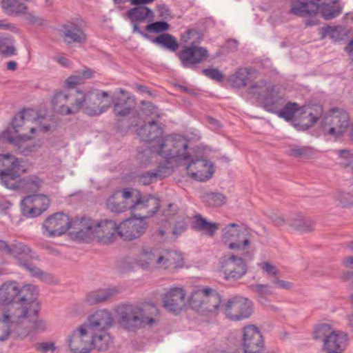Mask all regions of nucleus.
<instances>
[{
	"instance_id": "1",
	"label": "nucleus",
	"mask_w": 353,
	"mask_h": 353,
	"mask_svg": "<svg viewBox=\"0 0 353 353\" xmlns=\"http://www.w3.org/2000/svg\"><path fill=\"white\" fill-rule=\"evenodd\" d=\"M115 313L117 323L122 329L136 332L145 326L152 327L156 324L159 310L151 303H124L117 305Z\"/></svg>"
},
{
	"instance_id": "2",
	"label": "nucleus",
	"mask_w": 353,
	"mask_h": 353,
	"mask_svg": "<svg viewBox=\"0 0 353 353\" xmlns=\"http://www.w3.org/2000/svg\"><path fill=\"white\" fill-rule=\"evenodd\" d=\"M112 212L119 214L127 210L135 212L148 209L146 216H152L160 208V200L153 195L142 196L140 192L132 188H125L112 193L105 203Z\"/></svg>"
},
{
	"instance_id": "3",
	"label": "nucleus",
	"mask_w": 353,
	"mask_h": 353,
	"mask_svg": "<svg viewBox=\"0 0 353 353\" xmlns=\"http://www.w3.org/2000/svg\"><path fill=\"white\" fill-rule=\"evenodd\" d=\"M37 290L28 284L19 288L16 281L5 282L0 287V306L9 305L8 309L23 307L36 300Z\"/></svg>"
},
{
	"instance_id": "4",
	"label": "nucleus",
	"mask_w": 353,
	"mask_h": 353,
	"mask_svg": "<svg viewBox=\"0 0 353 353\" xmlns=\"http://www.w3.org/2000/svg\"><path fill=\"white\" fill-rule=\"evenodd\" d=\"M339 0H307L304 2L294 3L290 13L298 17H311L320 12L326 20H330L339 16L342 8L338 4Z\"/></svg>"
},
{
	"instance_id": "5",
	"label": "nucleus",
	"mask_w": 353,
	"mask_h": 353,
	"mask_svg": "<svg viewBox=\"0 0 353 353\" xmlns=\"http://www.w3.org/2000/svg\"><path fill=\"white\" fill-rule=\"evenodd\" d=\"M188 141L181 135L168 136L158 140L157 145L147 149L144 152L158 154L165 159H170L175 157H181L183 160L188 159L187 149Z\"/></svg>"
},
{
	"instance_id": "6",
	"label": "nucleus",
	"mask_w": 353,
	"mask_h": 353,
	"mask_svg": "<svg viewBox=\"0 0 353 353\" xmlns=\"http://www.w3.org/2000/svg\"><path fill=\"white\" fill-rule=\"evenodd\" d=\"M221 232V241L230 250L243 252L252 243V234L242 225L230 223Z\"/></svg>"
},
{
	"instance_id": "7",
	"label": "nucleus",
	"mask_w": 353,
	"mask_h": 353,
	"mask_svg": "<svg viewBox=\"0 0 353 353\" xmlns=\"http://www.w3.org/2000/svg\"><path fill=\"white\" fill-rule=\"evenodd\" d=\"M39 311V305L33 301L30 305L18 307L19 326L17 330L19 339L26 338L32 331H43L46 324L43 320L36 319Z\"/></svg>"
},
{
	"instance_id": "8",
	"label": "nucleus",
	"mask_w": 353,
	"mask_h": 353,
	"mask_svg": "<svg viewBox=\"0 0 353 353\" xmlns=\"http://www.w3.org/2000/svg\"><path fill=\"white\" fill-rule=\"evenodd\" d=\"M189 303L199 312L215 313L219 308L221 296L211 288L199 289L192 294Z\"/></svg>"
},
{
	"instance_id": "9",
	"label": "nucleus",
	"mask_w": 353,
	"mask_h": 353,
	"mask_svg": "<svg viewBox=\"0 0 353 353\" xmlns=\"http://www.w3.org/2000/svg\"><path fill=\"white\" fill-rule=\"evenodd\" d=\"M350 126L349 114L343 110L332 109L331 113L324 117L321 128L325 134L335 138L341 137Z\"/></svg>"
},
{
	"instance_id": "10",
	"label": "nucleus",
	"mask_w": 353,
	"mask_h": 353,
	"mask_svg": "<svg viewBox=\"0 0 353 353\" xmlns=\"http://www.w3.org/2000/svg\"><path fill=\"white\" fill-rule=\"evenodd\" d=\"M221 310L228 319L232 321H241L249 318L253 311L251 301L242 296H234L228 299L223 305Z\"/></svg>"
},
{
	"instance_id": "11",
	"label": "nucleus",
	"mask_w": 353,
	"mask_h": 353,
	"mask_svg": "<svg viewBox=\"0 0 353 353\" xmlns=\"http://www.w3.org/2000/svg\"><path fill=\"white\" fill-rule=\"evenodd\" d=\"M109 94L105 91H97L88 92L83 94L79 92L78 99L79 101V110L91 117L97 116L105 112L110 107V105H101V98H107Z\"/></svg>"
},
{
	"instance_id": "12",
	"label": "nucleus",
	"mask_w": 353,
	"mask_h": 353,
	"mask_svg": "<svg viewBox=\"0 0 353 353\" xmlns=\"http://www.w3.org/2000/svg\"><path fill=\"white\" fill-rule=\"evenodd\" d=\"M35 114L33 110H23L14 117L11 125L4 132L9 131V135L15 137H24L28 132L34 133L36 128L32 124L37 119Z\"/></svg>"
},
{
	"instance_id": "13",
	"label": "nucleus",
	"mask_w": 353,
	"mask_h": 353,
	"mask_svg": "<svg viewBox=\"0 0 353 353\" xmlns=\"http://www.w3.org/2000/svg\"><path fill=\"white\" fill-rule=\"evenodd\" d=\"M112 112L116 117L123 118L132 114L128 127L138 125L141 121V117L136 110L137 101L134 97H112Z\"/></svg>"
},
{
	"instance_id": "14",
	"label": "nucleus",
	"mask_w": 353,
	"mask_h": 353,
	"mask_svg": "<svg viewBox=\"0 0 353 353\" xmlns=\"http://www.w3.org/2000/svg\"><path fill=\"white\" fill-rule=\"evenodd\" d=\"M78 90L58 92L54 94L51 103L54 110L63 115H69L79 111Z\"/></svg>"
},
{
	"instance_id": "15",
	"label": "nucleus",
	"mask_w": 353,
	"mask_h": 353,
	"mask_svg": "<svg viewBox=\"0 0 353 353\" xmlns=\"http://www.w3.org/2000/svg\"><path fill=\"white\" fill-rule=\"evenodd\" d=\"M183 161L188 174L196 181H205L214 174L213 164L206 159L188 155V159Z\"/></svg>"
},
{
	"instance_id": "16",
	"label": "nucleus",
	"mask_w": 353,
	"mask_h": 353,
	"mask_svg": "<svg viewBox=\"0 0 353 353\" xmlns=\"http://www.w3.org/2000/svg\"><path fill=\"white\" fill-rule=\"evenodd\" d=\"M221 263V272L227 281H236L248 271L245 261L241 256L231 254L228 257H223Z\"/></svg>"
},
{
	"instance_id": "17",
	"label": "nucleus",
	"mask_w": 353,
	"mask_h": 353,
	"mask_svg": "<svg viewBox=\"0 0 353 353\" xmlns=\"http://www.w3.org/2000/svg\"><path fill=\"white\" fill-rule=\"evenodd\" d=\"M71 224L70 217L63 212L49 216L43 223V234L48 237L59 236L65 233Z\"/></svg>"
},
{
	"instance_id": "18",
	"label": "nucleus",
	"mask_w": 353,
	"mask_h": 353,
	"mask_svg": "<svg viewBox=\"0 0 353 353\" xmlns=\"http://www.w3.org/2000/svg\"><path fill=\"white\" fill-rule=\"evenodd\" d=\"M242 347L244 353H261L265 348L263 336L259 329L254 325L245 326L243 330Z\"/></svg>"
},
{
	"instance_id": "19",
	"label": "nucleus",
	"mask_w": 353,
	"mask_h": 353,
	"mask_svg": "<svg viewBox=\"0 0 353 353\" xmlns=\"http://www.w3.org/2000/svg\"><path fill=\"white\" fill-rule=\"evenodd\" d=\"M18 307L7 309L0 317V341H6L10 336L19 339L17 330L19 326Z\"/></svg>"
},
{
	"instance_id": "20",
	"label": "nucleus",
	"mask_w": 353,
	"mask_h": 353,
	"mask_svg": "<svg viewBox=\"0 0 353 353\" xmlns=\"http://www.w3.org/2000/svg\"><path fill=\"white\" fill-rule=\"evenodd\" d=\"M50 204V200L44 194H32L26 196L21 203L23 215L35 217L46 211Z\"/></svg>"
},
{
	"instance_id": "21",
	"label": "nucleus",
	"mask_w": 353,
	"mask_h": 353,
	"mask_svg": "<svg viewBox=\"0 0 353 353\" xmlns=\"http://www.w3.org/2000/svg\"><path fill=\"white\" fill-rule=\"evenodd\" d=\"M176 55L183 67L194 68L197 64L202 63L208 58V51L205 48L192 43L190 46L185 47Z\"/></svg>"
},
{
	"instance_id": "22",
	"label": "nucleus",
	"mask_w": 353,
	"mask_h": 353,
	"mask_svg": "<svg viewBox=\"0 0 353 353\" xmlns=\"http://www.w3.org/2000/svg\"><path fill=\"white\" fill-rule=\"evenodd\" d=\"M91 339L92 334L81 325L69 335L67 342L74 353H89L92 349Z\"/></svg>"
},
{
	"instance_id": "23",
	"label": "nucleus",
	"mask_w": 353,
	"mask_h": 353,
	"mask_svg": "<svg viewBox=\"0 0 353 353\" xmlns=\"http://www.w3.org/2000/svg\"><path fill=\"white\" fill-rule=\"evenodd\" d=\"M94 240L108 244L113 242L118 235V225L112 220H94Z\"/></svg>"
},
{
	"instance_id": "24",
	"label": "nucleus",
	"mask_w": 353,
	"mask_h": 353,
	"mask_svg": "<svg viewBox=\"0 0 353 353\" xmlns=\"http://www.w3.org/2000/svg\"><path fill=\"white\" fill-rule=\"evenodd\" d=\"M94 219L83 216L80 219L71 220L70 234L76 240L86 242L94 240Z\"/></svg>"
},
{
	"instance_id": "25",
	"label": "nucleus",
	"mask_w": 353,
	"mask_h": 353,
	"mask_svg": "<svg viewBox=\"0 0 353 353\" xmlns=\"http://www.w3.org/2000/svg\"><path fill=\"white\" fill-rule=\"evenodd\" d=\"M147 227V223L141 216L128 219L118 225V235L125 240H133L144 234Z\"/></svg>"
},
{
	"instance_id": "26",
	"label": "nucleus",
	"mask_w": 353,
	"mask_h": 353,
	"mask_svg": "<svg viewBox=\"0 0 353 353\" xmlns=\"http://www.w3.org/2000/svg\"><path fill=\"white\" fill-rule=\"evenodd\" d=\"M185 296L184 291L181 288L170 289L163 297V307L169 312L175 314L180 313L185 306Z\"/></svg>"
},
{
	"instance_id": "27",
	"label": "nucleus",
	"mask_w": 353,
	"mask_h": 353,
	"mask_svg": "<svg viewBox=\"0 0 353 353\" xmlns=\"http://www.w3.org/2000/svg\"><path fill=\"white\" fill-rule=\"evenodd\" d=\"M288 225L299 233L307 234L314 231L316 222L301 213L295 212L291 214L288 218Z\"/></svg>"
},
{
	"instance_id": "28",
	"label": "nucleus",
	"mask_w": 353,
	"mask_h": 353,
	"mask_svg": "<svg viewBox=\"0 0 353 353\" xmlns=\"http://www.w3.org/2000/svg\"><path fill=\"white\" fill-rule=\"evenodd\" d=\"M8 132H3L2 137L6 139L10 144L13 145L18 153L28 156L32 152L36 151L39 145L37 143H28V141L32 138L28 135L19 137L9 135Z\"/></svg>"
},
{
	"instance_id": "29",
	"label": "nucleus",
	"mask_w": 353,
	"mask_h": 353,
	"mask_svg": "<svg viewBox=\"0 0 353 353\" xmlns=\"http://www.w3.org/2000/svg\"><path fill=\"white\" fill-rule=\"evenodd\" d=\"M113 317L109 311L100 310L89 316V328L93 331H105L113 324Z\"/></svg>"
},
{
	"instance_id": "30",
	"label": "nucleus",
	"mask_w": 353,
	"mask_h": 353,
	"mask_svg": "<svg viewBox=\"0 0 353 353\" xmlns=\"http://www.w3.org/2000/svg\"><path fill=\"white\" fill-rule=\"evenodd\" d=\"M163 132L161 125L155 121H151L145 123L137 130V135L142 141L156 142L158 139L162 137Z\"/></svg>"
},
{
	"instance_id": "31",
	"label": "nucleus",
	"mask_w": 353,
	"mask_h": 353,
	"mask_svg": "<svg viewBox=\"0 0 353 353\" xmlns=\"http://www.w3.org/2000/svg\"><path fill=\"white\" fill-rule=\"evenodd\" d=\"M347 336L335 330L325 341L323 350L326 353H339L343 352L347 345Z\"/></svg>"
},
{
	"instance_id": "32",
	"label": "nucleus",
	"mask_w": 353,
	"mask_h": 353,
	"mask_svg": "<svg viewBox=\"0 0 353 353\" xmlns=\"http://www.w3.org/2000/svg\"><path fill=\"white\" fill-rule=\"evenodd\" d=\"M162 258L157 250L143 249L137 259V264L143 270L159 268Z\"/></svg>"
},
{
	"instance_id": "33",
	"label": "nucleus",
	"mask_w": 353,
	"mask_h": 353,
	"mask_svg": "<svg viewBox=\"0 0 353 353\" xmlns=\"http://www.w3.org/2000/svg\"><path fill=\"white\" fill-rule=\"evenodd\" d=\"M61 36L68 44L72 43H83L86 41V35L82 29L73 23H68L63 26L61 30Z\"/></svg>"
},
{
	"instance_id": "34",
	"label": "nucleus",
	"mask_w": 353,
	"mask_h": 353,
	"mask_svg": "<svg viewBox=\"0 0 353 353\" xmlns=\"http://www.w3.org/2000/svg\"><path fill=\"white\" fill-rule=\"evenodd\" d=\"M17 249L18 250H21L22 252V253L20 254L18 259H17L19 265L23 266L32 276L41 277L44 274V272L34 265L31 262L33 259H37L38 256L34 255V253L28 246L23 247L22 250L21 247H18Z\"/></svg>"
},
{
	"instance_id": "35",
	"label": "nucleus",
	"mask_w": 353,
	"mask_h": 353,
	"mask_svg": "<svg viewBox=\"0 0 353 353\" xmlns=\"http://www.w3.org/2000/svg\"><path fill=\"white\" fill-rule=\"evenodd\" d=\"M119 293V290L116 287L99 289L89 292L86 295L84 302L90 305L104 303L116 296Z\"/></svg>"
},
{
	"instance_id": "36",
	"label": "nucleus",
	"mask_w": 353,
	"mask_h": 353,
	"mask_svg": "<svg viewBox=\"0 0 353 353\" xmlns=\"http://www.w3.org/2000/svg\"><path fill=\"white\" fill-rule=\"evenodd\" d=\"M274 90V85H268L265 81L261 80L251 85L247 92L252 98L263 104Z\"/></svg>"
},
{
	"instance_id": "37",
	"label": "nucleus",
	"mask_w": 353,
	"mask_h": 353,
	"mask_svg": "<svg viewBox=\"0 0 353 353\" xmlns=\"http://www.w3.org/2000/svg\"><path fill=\"white\" fill-rule=\"evenodd\" d=\"M170 173L171 170L168 166L160 165L153 170H150L138 175L137 182L143 185H148L158 179L165 177Z\"/></svg>"
},
{
	"instance_id": "38",
	"label": "nucleus",
	"mask_w": 353,
	"mask_h": 353,
	"mask_svg": "<svg viewBox=\"0 0 353 353\" xmlns=\"http://www.w3.org/2000/svg\"><path fill=\"white\" fill-rule=\"evenodd\" d=\"M161 263L160 268H177L183 265V257L181 254L173 251H165L161 253Z\"/></svg>"
},
{
	"instance_id": "39",
	"label": "nucleus",
	"mask_w": 353,
	"mask_h": 353,
	"mask_svg": "<svg viewBox=\"0 0 353 353\" xmlns=\"http://www.w3.org/2000/svg\"><path fill=\"white\" fill-rule=\"evenodd\" d=\"M253 72L254 70L252 68H241L234 74L230 76L229 81L234 88H243L249 83V75Z\"/></svg>"
},
{
	"instance_id": "40",
	"label": "nucleus",
	"mask_w": 353,
	"mask_h": 353,
	"mask_svg": "<svg viewBox=\"0 0 353 353\" xmlns=\"http://www.w3.org/2000/svg\"><path fill=\"white\" fill-rule=\"evenodd\" d=\"M193 228L199 231L204 232L208 236L212 237L219 228V224L208 222L201 214H196L194 216Z\"/></svg>"
},
{
	"instance_id": "41",
	"label": "nucleus",
	"mask_w": 353,
	"mask_h": 353,
	"mask_svg": "<svg viewBox=\"0 0 353 353\" xmlns=\"http://www.w3.org/2000/svg\"><path fill=\"white\" fill-rule=\"evenodd\" d=\"M43 181L37 176L33 175L20 179L19 190L24 192H37L42 186Z\"/></svg>"
},
{
	"instance_id": "42",
	"label": "nucleus",
	"mask_w": 353,
	"mask_h": 353,
	"mask_svg": "<svg viewBox=\"0 0 353 353\" xmlns=\"http://www.w3.org/2000/svg\"><path fill=\"white\" fill-rule=\"evenodd\" d=\"M1 6L8 15L23 14L25 11L28 10L27 6L19 2V0H2Z\"/></svg>"
},
{
	"instance_id": "43",
	"label": "nucleus",
	"mask_w": 353,
	"mask_h": 353,
	"mask_svg": "<svg viewBox=\"0 0 353 353\" xmlns=\"http://www.w3.org/2000/svg\"><path fill=\"white\" fill-rule=\"evenodd\" d=\"M283 104V98L275 94L274 90L263 103V107L268 112L278 114Z\"/></svg>"
},
{
	"instance_id": "44",
	"label": "nucleus",
	"mask_w": 353,
	"mask_h": 353,
	"mask_svg": "<svg viewBox=\"0 0 353 353\" xmlns=\"http://www.w3.org/2000/svg\"><path fill=\"white\" fill-rule=\"evenodd\" d=\"M99 334H92V347L99 351H105L108 349L112 340L110 335L105 331H99Z\"/></svg>"
},
{
	"instance_id": "45",
	"label": "nucleus",
	"mask_w": 353,
	"mask_h": 353,
	"mask_svg": "<svg viewBox=\"0 0 353 353\" xmlns=\"http://www.w3.org/2000/svg\"><path fill=\"white\" fill-rule=\"evenodd\" d=\"M153 43L161 45L163 48L170 50L172 52H176L179 44L176 39L170 34L163 33L152 40Z\"/></svg>"
},
{
	"instance_id": "46",
	"label": "nucleus",
	"mask_w": 353,
	"mask_h": 353,
	"mask_svg": "<svg viewBox=\"0 0 353 353\" xmlns=\"http://www.w3.org/2000/svg\"><path fill=\"white\" fill-rule=\"evenodd\" d=\"M128 17L132 23L141 22L153 17V12L145 6H139L130 10L127 12Z\"/></svg>"
},
{
	"instance_id": "47",
	"label": "nucleus",
	"mask_w": 353,
	"mask_h": 353,
	"mask_svg": "<svg viewBox=\"0 0 353 353\" xmlns=\"http://www.w3.org/2000/svg\"><path fill=\"white\" fill-rule=\"evenodd\" d=\"M201 199L209 207H220L226 202V196L220 192H205L201 196Z\"/></svg>"
},
{
	"instance_id": "48",
	"label": "nucleus",
	"mask_w": 353,
	"mask_h": 353,
	"mask_svg": "<svg viewBox=\"0 0 353 353\" xmlns=\"http://www.w3.org/2000/svg\"><path fill=\"white\" fill-rule=\"evenodd\" d=\"M19 161L14 156L0 154V174L11 172L15 169L20 170Z\"/></svg>"
},
{
	"instance_id": "49",
	"label": "nucleus",
	"mask_w": 353,
	"mask_h": 353,
	"mask_svg": "<svg viewBox=\"0 0 353 353\" xmlns=\"http://www.w3.org/2000/svg\"><path fill=\"white\" fill-rule=\"evenodd\" d=\"M13 37H0V55L3 57H11L17 54Z\"/></svg>"
},
{
	"instance_id": "50",
	"label": "nucleus",
	"mask_w": 353,
	"mask_h": 353,
	"mask_svg": "<svg viewBox=\"0 0 353 353\" xmlns=\"http://www.w3.org/2000/svg\"><path fill=\"white\" fill-rule=\"evenodd\" d=\"M323 114V108L321 105H314V108H310L308 112V117H310V123H294V126L299 130H305L311 128Z\"/></svg>"
},
{
	"instance_id": "51",
	"label": "nucleus",
	"mask_w": 353,
	"mask_h": 353,
	"mask_svg": "<svg viewBox=\"0 0 353 353\" xmlns=\"http://www.w3.org/2000/svg\"><path fill=\"white\" fill-rule=\"evenodd\" d=\"M0 180L1 183L7 188L19 190V176L13 170L0 174Z\"/></svg>"
},
{
	"instance_id": "52",
	"label": "nucleus",
	"mask_w": 353,
	"mask_h": 353,
	"mask_svg": "<svg viewBox=\"0 0 353 353\" xmlns=\"http://www.w3.org/2000/svg\"><path fill=\"white\" fill-rule=\"evenodd\" d=\"M299 110V105L294 102H288L283 104L282 108L278 112V116L285 121H290L293 119L294 114Z\"/></svg>"
},
{
	"instance_id": "53",
	"label": "nucleus",
	"mask_w": 353,
	"mask_h": 353,
	"mask_svg": "<svg viewBox=\"0 0 353 353\" xmlns=\"http://www.w3.org/2000/svg\"><path fill=\"white\" fill-rule=\"evenodd\" d=\"M333 331L334 330L330 325L321 324L315 327L313 332V337L315 340L321 341L324 343L330 335L332 334Z\"/></svg>"
},
{
	"instance_id": "54",
	"label": "nucleus",
	"mask_w": 353,
	"mask_h": 353,
	"mask_svg": "<svg viewBox=\"0 0 353 353\" xmlns=\"http://www.w3.org/2000/svg\"><path fill=\"white\" fill-rule=\"evenodd\" d=\"M312 153V148L307 146L298 147L296 145H290L287 151V154L289 156L295 158L309 157Z\"/></svg>"
},
{
	"instance_id": "55",
	"label": "nucleus",
	"mask_w": 353,
	"mask_h": 353,
	"mask_svg": "<svg viewBox=\"0 0 353 353\" xmlns=\"http://www.w3.org/2000/svg\"><path fill=\"white\" fill-rule=\"evenodd\" d=\"M249 288L259 298H265L273 294L272 288L268 284H252Z\"/></svg>"
},
{
	"instance_id": "56",
	"label": "nucleus",
	"mask_w": 353,
	"mask_h": 353,
	"mask_svg": "<svg viewBox=\"0 0 353 353\" xmlns=\"http://www.w3.org/2000/svg\"><path fill=\"white\" fill-rule=\"evenodd\" d=\"M335 200L339 201V205L343 208L353 206V195L349 192H338L335 196Z\"/></svg>"
},
{
	"instance_id": "57",
	"label": "nucleus",
	"mask_w": 353,
	"mask_h": 353,
	"mask_svg": "<svg viewBox=\"0 0 353 353\" xmlns=\"http://www.w3.org/2000/svg\"><path fill=\"white\" fill-rule=\"evenodd\" d=\"M142 105L141 112L146 116H152L156 114L157 117H160L158 113V108L150 101H141Z\"/></svg>"
},
{
	"instance_id": "58",
	"label": "nucleus",
	"mask_w": 353,
	"mask_h": 353,
	"mask_svg": "<svg viewBox=\"0 0 353 353\" xmlns=\"http://www.w3.org/2000/svg\"><path fill=\"white\" fill-rule=\"evenodd\" d=\"M170 25L165 21H156L148 25L145 30L148 32L160 33L169 30Z\"/></svg>"
},
{
	"instance_id": "59",
	"label": "nucleus",
	"mask_w": 353,
	"mask_h": 353,
	"mask_svg": "<svg viewBox=\"0 0 353 353\" xmlns=\"http://www.w3.org/2000/svg\"><path fill=\"white\" fill-rule=\"evenodd\" d=\"M25 20H26L30 24L34 26H43L45 23V20L38 16H36L33 12L25 11L23 14Z\"/></svg>"
},
{
	"instance_id": "60",
	"label": "nucleus",
	"mask_w": 353,
	"mask_h": 353,
	"mask_svg": "<svg viewBox=\"0 0 353 353\" xmlns=\"http://www.w3.org/2000/svg\"><path fill=\"white\" fill-rule=\"evenodd\" d=\"M202 73L211 79L221 81L223 79V74L216 68H206L202 70Z\"/></svg>"
},
{
	"instance_id": "61",
	"label": "nucleus",
	"mask_w": 353,
	"mask_h": 353,
	"mask_svg": "<svg viewBox=\"0 0 353 353\" xmlns=\"http://www.w3.org/2000/svg\"><path fill=\"white\" fill-rule=\"evenodd\" d=\"M322 37L329 36L332 39H336L339 36L338 27H332L327 26L322 28Z\"/></svg>"
},
{
	"instance_id": "62",
	"label": "nucleus",
	"mask_w": 353,
	"mask_h": 353,
	"mask_svg": "<svg viewBox=\"0 0 353 353\" xmlns=\"http://www.w3.org/2000/svg\"><path fill=\"white\" fill-rule=\"evenodd\" d=\"M83 77L81 75H72L66 80V84L68 88H73L75 85L83 83Z\"/></svg>"
},
{
	"instance_id": "63",
	"label": "nucleus",
	"mask_w": 353,
	"mask_h": 353,
	"mask_svg": "<svg viewBox=\"0 0 353 353\" xmlns=\"http://www.w3.org/2000/svg\"><path fill=\"white\" fill-rule=\"evenodd\" d=\"M27 245L19 242H15L14 243L12 244V250L10 253V255H12L16 260L18 259L20 254L22 253L21 250H18L17 248L21 247V248L23 247H26Z\"/></svg>"
},
{
	"instance_id": "64",
	"label": "nucleus",
	"mask_w": 353,
	"mask_h": 353,
	"mask_svg": "<svg viewBox=\"0 0 353 353\" xmlns=\"http://www.w3.org/2000/svg\"><path fill=\"white\" fill-rule=\"evenodd\" d=\"M187 223L184 220L179 221L176 223L174 230H173V234H180L183 231L185 230L187 228Z\"/></svg>"
}]
</instances>
